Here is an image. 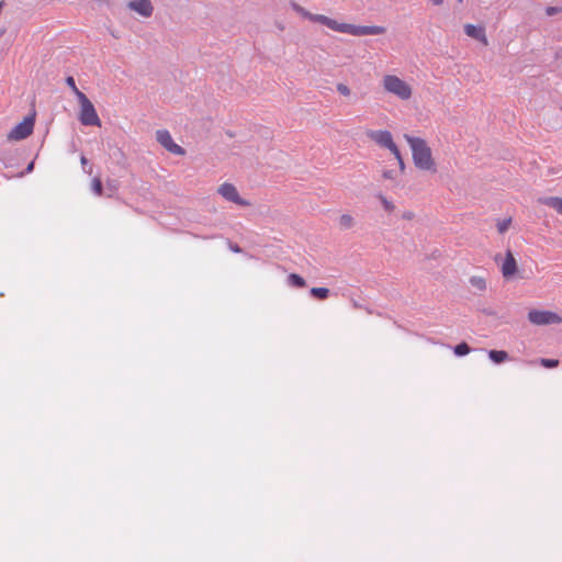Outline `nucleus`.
I'll list each match as a JSON object with an SVG mask.
<instances>
[{
  "instance_id": "nucleus-9",
  "label": "nucleus",
  "mask_w": 562,
  "mask_h": 562,
  "mask_svg": "<svg viewBox=\"0 0 562 562\" xmlns=\"http://www.w3.org/2000/svg\"><path fill=\"white\" fill-rule=\"evenodd\" d=\"M157 142L168 151L175 155L183 156L186 150L176 144L167 130H159L156 132Z\"/></svg>"
},
{
  "instance_id": "nucleus-7",
  "label": "nucleus",
  "mask_w": 562,
  "mask_h": 562,
  "mask_svg": "<svg viewBox=\"0 0 562 562\" xmlns=\"http://www.w3.org/2000/svg\"><path fill=\"white\" fill-rule=\"evenodd\" d=\"M218 194H221L226 201L233 202L240 206H250V202L243 199L236 187L233 183L224 182L217 189Z\"/></svg>"
},
{
  "instance_id": "nucleus-15",
  "label": "nucleus",
  "mask_w": 562,
  "mask_h": 562,
  "mask_svg": "<svg viewBox=\"0 0 562 562\" xmlns=\"http://www.w3.org/2000/svg\"><path fill=\"white\" fill-rule=\"evenodd\" d=\"M288 282L290 285L295 288H304L306 285L305 280L296 273H290L288 276Z\"/></svg>"
},
{
  "instance_id": "nucleus-17",
  "label": "nucleus",
  "mask_w": 562,
  "mask_h": 562,
  "mask_svg": "<svg viewBox=\"0 0 562 562\" xmlns=\"http://www.w3.org/2000/svg\"><path fill=\"white\" fill-rule=\"evenodd\" d=\"M355 224L353 217L349 214H342L339 217V225L341 228L348 229L351 228Z\"/></svg>"
},
{
  "instance_id": "nucleus-33",
  "label": "nucleus",
  "mask_w": 562,
  "mask_h": 562,
  "mask_svg": "<svg viewBox=\"0 0 562 562\" xmlns=\"http://www.w3.org/2000/svg\"><path fill=\"white\" fill-rule=\"evenodd\" d=\"M402 216L405 220H412L414 217V213L411 211H407V212H404Z\"/></svg>"
},
{
  "instance_id": "nucleus-27",
  "label": "nucleus",
  "mask_w": 562,
  "mask_h": 562,
  "mask_svg": "<svg viewBox=\"0 0 562 562\" xmlns=\"http://www.w3.org/2000/svg\"><path fill=\"white\" fill-rule=\"evenodd\" d=\"M336 88L341 95L348 97L351 93L349 87L345 83H338Z\"/></svg>"
},
{
  "instance_id": "nucleus-19",
  "label": "nucleus",
  "mask_w": 562,
  "mask_h": 562,
  "mask_svg": "<svg viewBox=\"0 0 562 562\" xmlns=\"http://www.w3.org/2000/svg\"><path fill=\"white\" fill-rule=\"evenodd\" d=\"M91 189L95 195H98V196L102 195L103 186H102L101 179L99 177L93 178L92 183H91Z\"/></svg>"
},
{
  "instance_id": "nucleus-23",
  "label": "nucleus",
  "mask_w": 562,
  "mask_h": 562,
  "mask_svg": "<svg viewBox=\"0 0 562 562\" xmlns=\"http://www.w3.org/2000/svg\"><path fill=\"white\" fill-rule=\"evenodd\" d=\"M392 154L394 155L395 159L398 162L400 171L403 173L405 171V162L403 160L400 149L396 148L395 153Z\"/></svg>"
},
{
  "instance_id": "nucleus-18",
  "label": "nucleus",
  "mask_w": 562,
  "mask_h": 562,
  "mask_svg": "<svg viewBox=\"0 0 562 562\" xmlns=\"http://www.w3.org/2000/svg\"><path fill=\"white\" fill-rule=\"evenodd\" d=\"M470 283L472 286H474L475 289H477L480 291H484L486 289V282L482 277H476V276L471 277Z\"/></svg>"
},
{
  "instance_id": "nucleus-29",
  "label": "nucleus",
  "mask_w": 562,
  "mask_h": 562,
  "mask_svg": "<svg viewBox=\"0 0 562 562\" xmlns=\"http://www.w3.org/2000/svg\"><path fill=\"white\" fill-rule=\"evenodd\" d=\"M382 177L385 180H394L396 178V173L394 170L385 169L382 171Z\"/></svg>"
},
{
  "instance_id": "nucleus-22",
  "label": "nucleus",
  "mask_w": 562,
  "mask_h": 562,
  "mask_svg": "<svg viewBox=\"0 0 562 562\" xmlns=\"http://www.w3.org/2000/svg\"><path fill=\"white\" fill-rule=\"evenodd\" d=\"M66 83L67 86L74 91V93L76 94L77 99L79 100V95L81 94H85L83 92H81L77 86H76V82H75V79L69 76L66 78Z\"/></svg>"
},
{
  "instance_id": "nucleus-14",
  "label": "nucleus",
  "mask_w": 562,
  "mask_h": 562,
  "mask_svg": "<svg viewBox=\"0 0 562 562\" xmlns=\"http://www.w3.org/2000/svg\"><path fill=\"white\" fill-rule=\"evenodd\" d=\"M488 358L494 362V363H502V362H505L506 360L509 359V356L506 351L504 350H490L488 351Z\"/></svg>"
},
{
  "instance_id": "nucleus-8",
  "label": "nucleus",
  "mask_w": 562,
  "mask_h": 562,
  "mask_svg": "<svg viewBox=\"0 0 562 562\" xmlns=\"http://www.w3.org/2000/svg\"><path fill=\"white\" fill-rule=\"evenodd\" d=\"M34 128V117L26 116L21 123L14 126L8 134V138L11 140H21L29 137Z\"/></svg>"
},
{
  "instance_id": "nucleus-25",
  "label": "nucleus",
  "mask_w": 562,
  "mask_h": 562,
  "mask_svg": "<svg viewBox=\"0 0 562 562\" xmlns=\"http://www.w3.org/2000/svg\"><path fill=\"white\" fill-rule=\"evenodd\" d=\"M510 222H512V220H510V218H507V220H504V221H502V222H498V223H497V229H498V232H499L501 234L505 233V232L508 229V227H509V225H510Z\"/></svg>"
},
{
  "instance_id": "nucleus-3",
  "label": "nucleus",
  "mask_w": 562,
  "mask_h": 562,
  "mask_svg": "<svg viewBox=\"0 0 562 562\" xmlns=\"http://www.w3.org/2000/svg\"><path fill=\"white\" fill-rule=\"evenodd\" d=\"M382 85L386 92L396 95L401 100H408L412 97L411 86L395 75H385Z\"/></svg>"
},
{
  "instance_id": "nucleus-35",
  "label": "nucleus",
  "mask_w": 562,
  "mask_h": 562,
  "mask_svg": "<svg viewBox=\"0 0 562 562\" xmlns=\"http://www.w3.org/2000/svg\"><path fill=\"white\" fill-rule=\"evenodd\" d=\"M432 4L435 5H441L443 3V0H430Z\"/></svg>"
},
{
  "instance_id": "nucleus-11",
  "label": "nucleus",
  "mask_w": 562,
  "mask_h": 562,
  "mask_svg": "<svg viewBox=\"0 0 562 562\" xmlns=\"http://www.w3.org/2000/svg\"><path fill=\"white\" fill-rule=\"evenodd\" d=\"M517 272V262L510 250H507L505 260L502 265L503 277L508 279Z\"/></svg>"
},
{
  "instance_id": "nucleus-6",
  "label": "nucleus",
  "mask_w": 562,
  "mask_h": 562,
  "mask_svg": "<svg viewBox=\"0 0 562 562\" xmlns=\"http://www.w3.org/2000/svg\"><path fill=\"white\" fill-rule=\"evenodd\" d=\"M367 136L373 140L376 145L383 148H387L391 153H395L397 145L393 140L391 132L383 130H369Z\"/></svg>"
},
{
  "instance_id": "nucleus-24",
  "label": "nucleus",
  "mask_w": 562,
  "mask_h": 562,
  "mask_svg": "<svg viewBox=\"0 0 562 562\" xmlns=\"http://www.w3.org/2000/svg\"><path fill=\"white\" fill-rule=\"evenodd\" d=\"M351 305L356 310H364L368 314H372V310L369 306L363 305L361 302L357 300H351Z\"/></svg>"
},
{
  "instance_id": "nucleus-26",
  "label": "nucleus",
  "mask_w": 562,
  "mask_h": 562,
  "mask_svg": "<svg viewBox=\"0 0 562 562\" xmlns=\"http://www.w3.org/2000/svg\"><path fill=\"white\" fill-rule=\"evenodd\" d=\"M540 363L546 368H555L559 364V360L557 359H541Z\"/></svg>"
},
{
  "instance_id": "nucleus-30",
  "label": "nucleus",
  "mask_w": 562,
  "mask_h": 562,
  "mask_svg": "<svg viewBox=\"0 0 562 562\" xmlns=\"http://www.w3.org/2000/svg\"><path fill=\"white\" fill-rule=\"evenodd\" d=\"M80 161H81V165H82V167H83V170H85L87 173H89V175H90V173L92 172V168H91V167H89V169H88V170L86 169V166L88 165V159L86 158V156H81Z\"/></svg>"
},
{
  "instance_id": "nucleus-13",
  "label": "nucleus",
  "mask_w": 562,
  "mask_h": 562,
  "mask_svg": "<svg viewBox=\"0 0 562 562\" xmlns=\"http://www.w3.org/2000/svg\"><path fill=\"white\" fill-rule=\"evenodd\" d=\"M538 203L553 209L558 214L562 216V198L541 196L538 199Z\"/></svg>"
},
{
  "instance_id": "nucleus-32",
  "label": "nucleus",
  "mask_w": 562,
  "mask_h": 562,
  "mask_svg": "<svg viewBox=\"0 0 562 562\" xmlns=\"http://www.w3.org/2000/svg\"><path fill=\"white\" fill-rule=\"evenodd\" d=\"M106 186L108 188L111 190V191H115L116 190V183L114 180H108L106 181Z\"/></svg>"
},
{
  "instance_id": "nucleus-28",
  "label": "nucleus",
  "mask_w": 562,
  "mask_h": 562,
  "mask_svg": "<svg viewBox=\"0 0 562 562\" xmlns=\"http://www.w3.org/2000/svg\"><path fill=\"white\" fill-rule=\"evenodd\" d=\"M560 12H562V8L561 7H547L546 8V14L548 16L555 15V14H558Z\"/></svg>"
},
{
  "instance_id": "nucleus-21",
  "label": "nucleus",
  "mask_w": 562,
  "mask_h": 562,
  "mask_svg": "<svg viewBox=\"0 0 562 562\" xmlns=\"http://www.w3.org/2000/svg\"><path fill=\"white\" fill-rule=\"evenodd\" d=\"M378 199L380 200V202H381V204H382L383 209H384L386 212L391 213V212H393V211H394L395 205L393 204V202H392V201L387 200L383 194H379V195H378Z\"/></svg>"
},
{
  "instance_id": "nucleus-16",
  "label": "nucleus",
  "mask_w": 562,
  "mask_h": 562,
  "mask_svg": "<svg viewBox=\"0 0 562 562\" xmlns=\"http://www.w3.org/2000/svg\"><path fill=\"white\" fill-rule=\"evenodd\" d=\"M310 292L317 300H326L329 296V289L327 288H312Z\"/></svg>"
},
{
  "instance_id": "nucleus-4",
  "label": "nucleus",
  "mask_w": 562,
  "mask_h": 562,
  "mask_svg": "<svg viewBox=\"0 0 562 562\" xmlns=\"http://www.w3.org/2000/svg\"><path fill=\"white\" fill-rule=\"evenodd\" d=\"M80 104L79 121L85 126H101V120L94 109L92 102L86 94L79 95L78 100Z\"/></svg>"
},
{
  "instance_id": "nucleus-12",
  "label": "nucleus",
  "mask_w": 562,
  "mask_h": 562,
  "mask_svg": "<svg viewBox=\"0 0 562 562\" xmlns=\"http://www.w3.org/2000/svg\"><path fill=\"white\" fill-rule=\"evenodd\" d=\"M464 32L469 37L477 40L484 45L488 44L484 27L475 26L473 24H465Z\"/></svg>"
},
{
  "instance_id": "nucleus-10",
  "label": "nucleus",
  "mask_w": 562,
  "mask_h": 562,
  "mask_svg": "<svg viewBox=\"0 0 562 562\" xmlns=\"http://www.w3.org/2000/svg\"><path fill=\"white\" fill-rule=\"evenodd\" d=\"M127 8L144 18L151 16L154 12V7L150 0H132L127 3Z\"/></svg>"
},
{
  "instance_id": "nucleus-34",
  "label": "nucleus",
  "mask_w": 562,
  "mask_h": 562,
  "mask_svg": "<svg viewBox=\"0 0 562 562\" xmlns=\"http://www.w3.org/2000/svg\"><path fill=\"white\" fill-rule=\"evenodd\" d=\"M33 168H34V161H31V162L27 165L25 172H26V173L31 172V171L33 170Z\"/></svg>"
},
{
  "instance_id": "nucleus-36",
  "label": "nucleus",
  "mask_w": 562,
  "mask_h": 562,
  "mask_svg": "<svg viewBox=\"0 0 562 562\" xmlns=\"http://www.w3.org/2000/svg\"><path fill=\"white\" fill-rule=\"evenodd\" d=\"M459 2H462L463 0H458Z\"/></svg>"
},
{
  "instance_id": "nucleus-20",
  "label": "nucleus",
  "mask_w": 562,
  "mask_h": 562,
  "mask_svg": "<svg viewBox=\"0 0 562 562\" xmlns=\"http://www.w3.org/2000/svg\"><path fill=\"white\" fill-rule=\"evenodd\" d=\"M453 351L457 356L462 357L468 355L471 351V348L467 342H461L454 347Z\"/></svg>"
},
{
  "instance_id": "nucleus-1",
  "label": "nucleus",
  "mask_w": 562,
  "mask_h": 562,
  "mask_svg": "<svg viewBox=\"0 0 562 562\" xmlns=\"http://www.w3.org/2000/svg\"><path fill=\"white\" fill-rule=\"evenodd\" d=\"M292 9L302 15L305 19H308L312 22L321 23L328 29L339 32V33H346L353 36H366V35H381L386 32V29L384 26L379 25H355L349 23H339L336 20L328 18L324 14H314L304 9L302 5L291 2Z\"/></svg>"
},
{
  "instance_id": "nucleus-31",
  "label": "nucleus",
  "mask_w": 562,
  "mask_h": 562,
  "mask_svg": "<svg viewBox=\"0 0 562 562\" xmlns=\"http://www.w3.org/2000/svg\"><path fill=\"white\" fill-rule=\"evenodd\" d=\"M229 249L236 254L241 252V248L237 244L229 243Z\"/></svg>"
},
{
  "instance_id": "nucleus-5",
  "label": "nucleus",
  "mask_w": 562,
  "mask_h": 562,
  "mask_svg": "<svg viewBox=\"0 0 562 562\" xmlns=\"http://www.w3.org/2000/svg\"><path fill=\"white\" fill-rule=\"evenodd\" d=\"M528 319L531 324L543 326L562 323V317L551 311L530 310Z\"/></svg>"
},
{
  "instance_id": "nucleus-2",
  "label": "nucleus",
  "mask_w": 562,
  "mask_h": 562,
  "mask_svg": "<svg viewBox=\"0 0 562 562\" xmlns=\"http://www.w3.org/2000/svg\"><path fill=\"white\" fill-rule=\"evenodd\" d=\"M405 139L412 149L413 161L416 168L420 170L436 172V164L431 155V149L426 140L411 135H405Z\"/></svg>"
}]
</instances>
